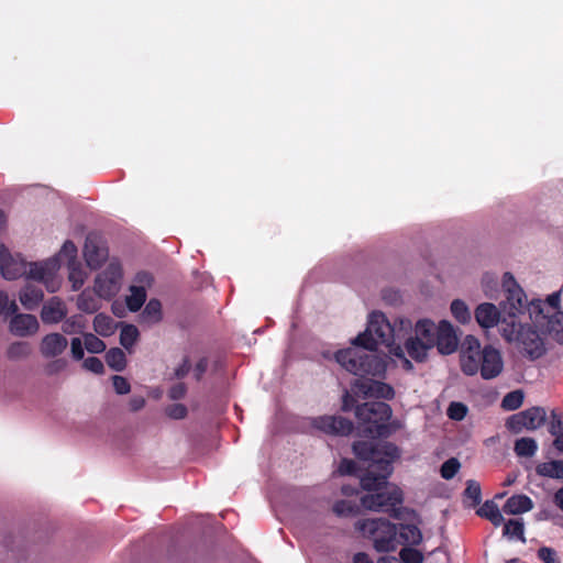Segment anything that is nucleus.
<instances>
[{
  "label": "nucleus",
  "mask_w": 563,
  "mask_h": 563,
  "mask_svg": "<svg viewBox=\"0 0 563 563\" xmlns=\"http://www.w3.org/2000/svg\"><path fill=\"white\" fill-rule=\"evenodd\" d=\"M189 371V367L188 365L185 363L181 367H179L177 371H176V375L178 377H183L185 376Z\"/></svg>",
  "instance_id": "nucleus-58"
},
{
  "label": "nucleus",
  "mask_w": 563,
  "mask_h": 563,
  "mask_svg": "<svg viewBox=\"0 0 563 563\" xmlns=\"http://www.w3.org/2000/svg\"><path fill=\"white\" fill-rule=\"evenodd\" d=\"M31 347L25 342H18L10 345L8 354L11 358H23L30 355Z\"/></svg>",
  "instance_id": "nucleus-41"
},
{
  "label": "nucleus",
  "mask_w": 563,
  "mask_h": 563,
  "mask_svg": "<svg viewBox=\"0 0 563 563\" xmlns=\"http://www.w3.org/2000/svg\"><path fill=\"white\" fill-rule=\"evenodd\" d=\"M86 327V322L81 316H74L67 319L63 324V331L67 334L81 332Z\"/></svg>",
  "instance_id": "nucleus-38"
},
{
  "label": "nucleus",
  "mask_w": 563,
  "mask_h": 563,
  "mask_svg": "<svg viewBox=\"0 0 563 563\" xmlns=\"http://www.w3.org/2000/svg\"><path fill=\"white\" fill-rule=\"evenodd\" d=\"M14 317L10 320L9 330L18 336L34 335L38 329L40 323L37 319L27 313H13Z\"/></svg>",
  "instance_id": "nucleus-14"
},
{
  "label": "nucleus",
  "mask_w": 563,
  "mask_h": 563,
  "mask_svg": "<svg viewBox=\"0 0 563 563\" xmlns=\"http://www.w3.org/2000/svg\"><path fill=\"white\" fill-rule=\"evenodd\" d=\"M185 387L183 384H177L170 389V397L174 399L181 398L185 395Z\"/></svg>",
  "instance_id": "nucleus-53"
},
{
  "label": "nucleus",
  "mask_w": 563,
  "mask_h": 563,
  "mask_svg": "<svg viewBox=\"0 0 563 563\" xmlns=\"http://www.w3.org/2000/svg\"><path fill=\"white\" fill-rule=\"evenodd\" d=\"M477 324L483 330H490L500 322L501 313L498 307L492 302L479 303L474 310Z\"/></svg>",
  "instance_id": "nucleus-15"
},
{
  "label": "nucleus",
  "mask_w": 563,
  "mask_h": 563,
  "mask_svg": "<svg viewBox=\"0 0 563 563\" xmlns=\"http://www.w3.org/2000/svg\"><path fill=\"white\" fill-rule=\"evenodd\" d=\"M461 369L468 376L481 374L484 379H493L504 369V360L498 349L492 345L482 347L481 342L473 335L464 339L460 352Z\"/></svg>",
  "instance_id": "nucleus-6"
},
{
  "label": "nucleus",
  "mask_w": 563,
  "mask_h": 563,
  "mask_svg": "<svg viewBox=\"0 0 563 563\" xmlns=\"http://www.w3.org/2000/svg\"><path fill=\"white\" fill-rule=\"evenodd\" d=\"M503 286L506 290V300L504 309L510 321L520 322L528 319L527 307L530 301L523 289L517 284L510 273H506L503 278Z\"/></svg>",
  "instance_id": "nucleus-9"
},
{
  "label": "nucleus",
  "mask_w": 563,
  "mask_h": 563,
  "mask_svg": "<svg viewBox=\"0 0 563 563\" xmlns=\"http://www.w3.org/2000/svg\"><path fill=\"white\" fill-rule=\"evenodd\" d=\"M106 361L111 368L118 372L124 369L126 365L125 354L119 347L109 350L106 354Z\"/></svg>",
  "instance_id": "nucleus-31"
},
{
  "label": "nucleus",
  "mask_w": 563,
  "mask_h": 563,
  "mask_svg": "<svg viewBox=\"0 0 563 563\" xmlns=\"http://www.w3.org/2000/svg\"><path fill=\"white\" fill-rule=\"evenodd\" d=\"M446 413L450 419L461 421L466 417L467 407L463 402L453 401L450 404Z\"/></svg>",
  "instance_id": "nucleus-40"
},
{
  "label": "nucleus",
  "mask_w": 563,
  "mask_h": 563,
  "mask_svg": "<svg viewBox=\"0 0 563 563\" xmlns=\"http://www.w3.org/2000/svg\"><path fill=\"white\" fill-rule=\"evenodd\" d=\"M461 467V464L457 459L452 457L445 461L441 466V476L444 479H451L455 476V474L459 472Z\"/></svg>",
  "instance_id": "nucleus-39"
},
{
  "label": "nucleus",
  "mask_w": 563,
  "mask_h": 563,
  "mask_svg": "<svg viewBox=\"0 0 563 563\" xmlns=\"http://www.w3.org/2000/svg\"><path fill=\"white\" fill-rule=\"evenodd\" d=\"M113 388L119 395H126L131 390L130 383L123 376L115 375L112 378Z\"/></svg>",
  "instance_id": "nucleus-45"
},
{
  "label": "nucleus",
  "mask_w": 563,
  "mask_h": 563,
  "mask_svg": "<svg viewBox=\"0 0 563 563\" xmlns=\"http://www.w3.org/2000/svg\"><path fill=\"white\" fill-rule=\"evenodd\" d=\"M538 556L544 563H560V560L556 556V552L548 547L540 548L538 551Z\"/></svg>",
  "instance_id": "nucleus-47"
},
{
  "label": "nucleus",
  "mask_w": 563,
  "mask_h": 563,
  "mask_svg": "<svg viewBox=\"0 0 563 563\" xmlns=\"http://www.w3.org/2000/svg\"><path fill=\"white\" fill-rule=\"evenodd\" d=\"M152 276L147 273H139L134 284L130 286V295L126 297V306L131 311L141 309L146 299V288L152 285Z\"/></svg>",
  "instance_id": "nucleus-12"
},
{
  "label": "nucleus",
  "mask_w": 563,
  "mask_h": 563,
  "mask_svg": "<svg viewBox=\"0 0 563 563\" xmlns=\"http://www.w3.org/2000/svg\"><path fill=\"white\" fill-rule=\"evenodd\" d=\"M355 529L363 538L369 539L377 552H394L399 545L398 526L387 519H362L355 522Z\"/></svg>",
  "instance_id": "nucleus-7"
},
{
  "label": "nucleus",
  "mask_w": 563,
  "mask_h": 563,
  "mask_svg": "<svg viewBox=\"0 0 563 563\" xmlns=\"http://www.w3.org/2000/svg\"><path fill=\"white\" fill-rule=\"evenodd\" d=\"M342 493H343L344 495H347V496H349V495H353V494L355 493V490H354V489H352V488H349V487H345V486H344V487L342 488Z\"/></svg>",
  "instance_id": "nucleus-60"
},
{
  "label": "nucleus",
  "mask_w": 563,
  "mask_h": 563,
  "mask_svg": "<svg viewBox=\"0 0 563 563\" xmlns=\"http://www.w3.org/2000/svg\"><path fill=\"white\" fill-rule=\"evenodd\" d=\"M143 322L147 324H154L162 320V305L158 300L152 299L145 306L141 314Z\"/></svg>",
  "instance_id": "nucleus-26"
},
{
  "label": "nucleus",
  "mask_w": 563,
  "mask_h": 563,
  "mask_svg": "<svg viewBox=\"0 0 563 563\" xmlns=\"http://www.w3.org/2000/svg\"><path fill=\"white\" fill-rule=\"evenodd\" d=\"M187 409L183 405H174L169 408L168 415L175 419H181L186 416Z\"/></svg>",
  "instance_id": "nucleus-50"
},
{
  "label": "nucleus",
  "mask_w": 563,
  "mask_h": 563,
  "mask_svg": "<svg viewBox=\"0 0 563 563\" xmlns=\"http://www.w3.org/2000/svg\"><path fill=\"white\" fill-rule=\"evenodd\" d=\"M311 424L328 434H347L352 431V423L344 418L335 416H321L313 418Z\"/></svg>",
  "instance_id": "nucleus-13"
},
{
  "label": "nucleus",
  "mask_w": 563,
  "mask_h": 563,
  "mask_svg": "<svg viewBox=\"0 0 563 563\" xmlns=\"http://www.w3.org/2000/svg\"><path fill=\"white\" fill-rule=\"evenodd\" d=\"M145 406V398L143 396H133L129 401V407L132 411H139Z\"/></svg>",
  "instance_id": "nucleus-51"
},
{
  "label": "nucleus",
  "mask_w": 563,
  "mask_h": 563,
  "mask_svg": "<svg viewBox=\"0 0 563 563\" xmlns=\"http://www.w3.org/2000/svg\"><path fill=\"white\" fill-rule=\"evenodd\" d=\"M554 445L559 451L563 452V433L556 437Z\"/></svg>",
  "instance_id": "nucleus-59"
},
{
  "label": "nucleus",
  "mask_w": 563,
  "mask_h": 563,
  "mask_svg": "<svg viewBox=\"0 0 563 563\" xmlns=\"http://www.w3.org/2000/svg\"><path fill=\"white\" fill-rule=\"evenodd\" d=\"M122 269L119 263L110 262L95 280V291L101 298L115 296L121 288Z\"/></svg>",
  "instance_id": "nucleus-10"
},
{
  "label": "nucleus",
  "mask_w": 563,
  "mask_h": 563,
  "mask_svg": "<svg viewBox=\"0 0 563 563\" xmlns=\"http://www.w3.org/2000/svg\"><path fill=\"white\" fill-rule=\"evenodd\" d=\"M207 368V361L206 360H200L195 368H194V376L196 379H200V377L202 376V374L205 373Z\"/></svg>",
  "instance_id": "nucleus-52"
},
{
  "label": "nucleus",
  "mask_w": 563,
  "mask_h": 563,
  "mask_svg": "<svg viewBox=\"0 0 563 563\" xmlns=\"http://www.w3.org/2000/svg\"><path fill=\"white\" fill-rule=\"evenodd\" d=\"M532 499L523 494H517L509 497L503 506V511L507 515H521L533 508Z\"/></svg>",
  "instance_id": "nucleus-20"
},
{
  "label": "nucleus",
  "mask_w": 563,
  "mask_h": 563,
  "mask_svg": "<svg viewBox=\"0 0 563 563\" xmlns=\"http://www.w3.org/2000/svg\"><path fill=\"white\" fill-rule=\"evenodd\" d=\"M505 496V493H501V494H498L496 497L497 498H503Z\"/></svg>",
  "instance_id": "nucleus-63"
},
{
  "label": "nucleus",
  "mask_w": 563,
  "mask_h": 563,
  "mask_svg": "<svg viewBox=\"0 0 563 563\" xmlns=\"http://www.w3.org/2000/svg\"><path fill=\"white\" fill-rule=\"evenodd\" d=\"M377 563H398L394 556H382L377 560Z\"/></svg>",
  "instance_id": "nucleus-57"
},
{
  "label": "nucleus",
  "mask_w": 563,
  "mask_h": 563,
  "mask_svg": "<svg viewBox=\"0 0 563 563\" xmlns=\"http://www.w3.org/2000/svg\"><path fill=\"white\" fill-rule=\"evenodd\" d=\"M399 544L418 545L422 541V533L415 525H400L398 527Z\"/></svg>",
  "instance_id": "nucleus-22"
},
{
  "label": "nucleus",
  "mask_w": 563,
  "mask_h": 563,
  "mask_svg": "<svg viewBox=\"0 0 563 563\" xmlns=\"http://www.w3.org/2000/svg\"><path fill=\"white\" fill-rule=\"evenodd\" d=\"M450 310L454 319L461 324H467L472 320V313L465 301L454 299L451 302Z\"/></svg>",
  "instance_id": "nucleus-25"
},
{
  "label": "nucleus",
  "mask_w": 563,
  "mask_h": 563,
  "mask_svg": "<svg viewBox=\"0 0 563 563\" xmlns=\"http://www.w3.org/2000/svg\"><path fill=\"white\" fill-rule=\"evenodd\" d=\"M525 525L522 519H511L504 525V536L509 539L525 541Z\"/></svg>",
  "instance_id": "nucleus-30"
},
{
  "label": "nucleus",
  "mask_w": 563,
  "mask_h": 563,
  "mask_svg": "<svg viewBox=\"0 0 563 563\" xmlns=\"http://www.w3.org/2000/svg\"><path fill=\"white\" fill-rule=\"evenodd\" d=\"M525 395L521 390H515L511 393H508L501 401V407L505 410H516L523 404Z\"/></svg>",
  "instance_id": "nucleus-34"
},
{
  "label": "nucleus",
  "mask_w": 563,
  "mask_h": 563,
  "mask_svg": "<svg viewBox=\"0 0 563 563\" xmlns=\"http://www.w3.org/2000/svg\"><path fill=\"white\" fill-rule=\"evenodd\" d=\"M67 340L59 333H51L45 335L40 345L41 353L45 357H54L60 355L67 347Z\"/></svg>",
  "instance_id": "nucleus-17"
},
{
  "label": "nucleus",
  "mask_w": 563,
  "mask_h": 563,
  "mask_svg": "<svg viewBox=\"0 0 563 563\" xmlns=\"http://www.w3.org/2000/svg\"><path fill=\"white\" fill-rule=\"evenodd\" d=\"M514 478L508 477L507 481L505 482V485L509 486L514 483Z\"/></svg>",
  "instance_id": "nucleus-62"
},
{
  "label": "nucleus",
  "mask_w": 563,
  "mask_h": 563,
  "mask_svg": "<svg viewBox=\"0 0 563 563\" xmlns=\"http://www.w3.org/2000/svg\"><path fill=\"white\" fill-rule=\"evenodd\" d=\"M528 319L520 322L504 320L500 335L525 356L536 360L547 351V340L563 343L561 291L545 299H532L527 307Z\"/></svg>",
  "instance_id": "nucleus-2"
},
{
  "label": "nucleus",
  "mask_w": 563,
  "mask_h": 563,
  "mask_svg": "<svg viewBox=\"0 0 563 563\" xmlns=\"http://www.w3.org/2000/svg\"><path fill=\"white\" fill-rule=\"evenodd\" d=\"M554 503L563 511V487L555 493Z\"/></svg>",
  "instance_id": "nucleus-56"
},
{
  "label": "nucleus",
  "mask_w": 563,
  "mask_h": 563,
  "mask_svg": "<svg viewBox=\"0 0 563 563\" xmlns=\"http://www.w3.org/2000/svg\"><path fill=\"white\" fill-rule=\"evenodd\" d=\"M481 486L475 481H468L465 489V497L470 499L471 506H475L481 501Z\"/></svg>",
  "instance_id": "nucleus-42"
},
{
  "label": "nucleus",
  "mask_w": 563,
  "mask_h": 563,
  "mask_svg": "<svg viewBox=\"0 0 563 563\" xmlns=\"http://www.w3.org/2000/svg\"><path fill=\"white\" fill-rule=\"evenodd\" d=\"M84 256L89 267L97 268L107 260L108 251L88 238L84 247Z\"/></svg>",
  "instance_id": "nucleus-19"
},
{
  "label": "nucleus",
  "mask_w": 563,
  "mask_h": 563,
  "mask_svg": "<svg viewBox=\"0 0 563 563\" xmlns=\"http://www.w3.org/2000/svg\"><path fill=\"white\" fill-rule=\"evenodd\" d=\"M545 418L547 413L543 408L532 407L511 416L507 421V427L516 433L522 430L533 431L543 426Z\"/></svg>",
  "instance_id": "nucleus-11"
},
{
  "label": "nucleus",
  "mask_w": 563,
  "mask_h": 563,
  "mask_svg": "<svg viewBox=\"0 0 563 563\" xmlns=\"http://www.w3.org/2000/svg\"><path fill=\"white\" fill-rule=\"evenodd\" d=\"M0 269L2 276L8 280L26 276L30 279L43 283L51 292L57 291L62 285L56 258L26 263L20 255L13 256L4 246H1Z\"/></svg>",
  "instance_id": "nucleus-5"
},
{
  "label": "nucleus",
  "mask_w": 563,
  "mask_h": 563,
  "mask_svg": "<svg viewBox=\"0 0 563 563\" xmlns=\"http://www.w3.org/2000/svg\"><path fill=\"white\" fill-rule=\"evenodd\" d=\"M84 338H74L70 342L71 355L76 360L84 357Z\"/></svg>",
  "instance_id": "nucleus-48"
},
{
  "label": "nucleus",
  "mask_w": 563,
  "mask_h": 563,
  "mask_svg": "<svg viewBox=\"0 0 563 563\" xmlns=\"http://www.w3.org/2000/svg\"><path fill=\"white\" fill-rule=\"evenodd\" d=\"M354 453L369 462L367 473L361 477L362 487L371 494L362 497L364 508L385 511L402 503V492L387 482L393 473L391 464L399 457V450L388 442H356Z\"/></svg>",
  "instance_id": "nucleus-3"
},
{
  "label": "nucleus",
  "mask_w": 563,
  "mask_h": 563,
  "mask_svg": "<svg viewBox=\"0 0 563 563\" xmlns=\"http://www.w3.org/2000/svg\"><path fill=\"white\" fill-rule=\"evenodd\" d=\"M355 470V463L351 460H342V462L339 465V472L342 475L353 474Z\"/></svg>",
  "instance_id": "nucleus-49"
},
{
  "label": "nucleus",
  "mask_w": 563,
  "mask_h": 563,
  "mask_svg": "<svg viewBox=\"0 0 563 563\" xmlns=\"http://www.w3.org/2000/svg\"><path fill=\"white\" fill-rule=\"evenodd\" d=\"M16 311V302L14 300H10L5 291L0 290V316L4 312L15 313Z\"/></svg>",
  "instance_id": "nucleus-44"
},
{
  "label": "nucleus",
  "mask_w": 563,
  "mask_h": 563,
  "mask_svg": "<svg viewBox=\"0 0 563 563\" xmlns=\"http://www.w3.org/2000/svg\"><path fill=\"white\" fill-rule=\"evenodd\" d=\"M84 344L85 349L89 353H101L106 350V344L102 340L93 335L92 333H86L84 334Z\"/></svg>",
  "instance_id": "nucleus-35"
},
{
  "label": "nucleus",
  "mask_w": 563,
  "mask_h": 563,
  "mask_svg": "<svg viewBox=\"0 0 563 563\" xmlns=\"http://www.w3.org/2000/svg\"><path fill=\"white\" fill-rule=\"evenodd\" d=\"M353 563H373L368 554L358 552L353 558Z\"/></svg>",
  "instance_id": "nucleus-54"
},
{
  "label": "nucleus",
  "mask_w": 563,
  "mask_h": 563,
  "mask_svg": "<svg viewBox=\"0 0 563 563\" xmlns=\"http://www.w3.org/2000/svg\"><path fill=\"white\" fill-rule=\"evenodd\" d=\"M5 223V216L2 211H0V228Z\"/></svg>",
  "instance_id": "nucleus-61"
},
{
  "label": "nucleus",
  "mask_w": 563,
  "mask_h": 563,
  "mask_svg": "<svg viewBox=\"0 0 563 563\" xmlns=\"http://www.w3.org/2000/svg\"><path fill=\"white\" fill-rule=\"evenodd\" d=\"M399 558L402 563H422L424 559L422 552L411 547L402 548Z\"/></svg>",
  "instance_id": "nucleus-37"
},
{
  "label": "nucleus",
  "mask_w": 563,
  "mask_h": 563,
  "mask_svg": "<svg viewBox=\"0 0 563 563\" xmlns=\"http://www.w3.org/2000/svg\"><path fill=\"white\" fill-rule=\"evenodd\" d=\"M82 366L85 369L95 374H101L104 368L102 362L93 356L86 358L82 363Z\"/></svg>",
  "instance_id": "nucleus-46"
},
{
  "label": "nucleus",
  "mask_w": 563,
  "mask_h": 563,
  "mask_svg": "<svg viewBox=\"0 0 563 563\" xmlns=\"http://www.w3.org/2000/svg\"><path fill=\"white\" fill-rule=\"evenodd\" d=\"M139 335L140 333L135 325L125 324L121 329L120 343L122 344L123 347L130 350L136 343Z\"/></svg>",
  "instance_id": "nucleus-32"
},
{
  "label": "nucleus",
  "mask_w": 563,
  "mask_h": 563,
  "mask_svg": "<svg viewBox=\"0 0 563 563\" xmlns=\"http://www.w3.org/2000/svg\"><path fill=\"white\" fill-rule=\"evenodd\" d=\"M77 306L86 312H93L98 308L96 300L86 291L78 297Z\"/></svg>",
  "instance_id": "nucleus-43"
},
{
  "label": "nucleus",
  "mask_w": 563,
  "mask_h": 563,
  "mask_svg": "<svg viewBox=\"0 0 563 563\" xmlns=\"http://www.w3.org/2000/svg\"><path fill=\"white\" fill-rule=\"evenodd\" d=\"M93 329L101 336H109L115 331L113 320L104 314H97L93 319Z\"/></svg>",
  "instance_id": "nucleus-28"
},
{
  "label": "nucleus",
  "mask_w": 563,
  "mask_h": 563,
  "mask_svg": "<svg viewBox=\"0 0 563 563\" xmlns=\"http://www.w3.org/2000/svg\"><path fill=\"white\" fill-rule=\"evenodd\" d=\"M354 387L364 397L391 399L395 396L390 385L378 380H357Z\"/></svg>",
  "instance_id": "nucleus-16"
},
{
  "label": "nucleus",
  "mask_w": 563,
  "mask_h": 563,
  "mask_svg": "<svg viewBox=\"0 0 563 563\" xmlns=\"http://www.w3.org/2000/svg\"><path fill=\"white\" fill-rule=\"evenodd\" d=\"M42 299V290L29 284L19 294L21 305L27 310L35 309Z\"/></svg>",
  "instance_id": "nucleus-21"
},
{
  "label": "nucleus",
  "mask_w": 563,
  "mask_h": 563,
  "mask_svg": "<svg viewBox=\"0 0 563 563\" xmlns=\"http://www.w3.org/2000/svg\"><path fill=\"white\" fill-rule=\"evenodd\" d=\"M514 450L520 457H532L538 450V444L532 438L525 437L515 442Z\"/></svg>",
  "instance_id": "nucleus-27"
},
{
  "label": "nucleus",
  "mask_w": 563,
  "mask_h": 563,
  "mask_svg": "<svg viewBox=\"0 0 563 563\" xmlns=\"http://www.w3.org/2000/svg\"><path fill=\"white\" fill-rule=\"evenodd\" d=\"M354 405V399L352 398V396L349 394V393H345V395L343 396V410H350L352 409Z\"/></svg>",
  "instance_id": "nucleus-55"
},
{
  "label": "nucleus",
  "mask_w": 563,
  "mask_h": 563,
  "mask_svg": "<svg viewBox=\"0 0 563 563\" xmlns=\"http://www.w3.org/2000/svg\"><path fill=\"white\" fill-rule=\"evenodd\" d=\"M540 476L550 478H563V461L543 462L537 466Z\"/></svg>",
  "instance_id": "nucleus-24"
},
{
  "label": "nucleus",
  "mask_w": 563,
  "mask_h": 563,
  "mask_svg": "<svg viewBox=\"0 0 563 563\" xmlns=\"http://www.w3.org/2000/svg\"><path fill=\"white\" fill-rule=\"evenodd\" d=\"M68 279L74 290L79 289L88 278V273L79 263H71L69 266Z\"/></svg>",
  "instance_id": "nucleus-29"
},
{
  "label": "nucleus",
  "mask_w": 563,
  "mask_h": 563,
  "mask_svg": "<svg viewBox=\"0 0 563 563\" xmlns=\"http://www.w3.org/2000/svg\"><path fill=\"white\" fill-rule=\"evenodd\" d=\"M356 417L360 427L372 437H384L390 433L387 424L391 418L393 410L385 402H368L356 407Z\"/></svg>",
  "instance_id": "nucleus-8"
},
{
  "label": "nucleus",
  "mask_w": 563,
  "mask_h": 563,
  "mask_svg": "<svg viewBox=\"0 0 563 563\" xmlns=\"http://www.w3.org/2000/svg\"><path fill=\"white\" fill-rule=\"evenodd\" d=\"M477 515L488 519L495 527L504 523L501 510L494 501H485L477 510Z\"/></svg>",
  "instance_id": "nucleus-23"
},
{
  "label": "nucleus",
  "mask_w": 563,
  "mask_h": 563,
  "mask_svg": "<svg viewBox=\"0 0 563 563\" xmlns=\"http://www.w3.org/2000/svg\"><path fill=\"white\" fill-rule=\"evenodd\" d=\"M333 511L340 517H350L357 514L358 507L354 503L341 500L334 504Z\"/></svg>",
  "instance_id": "nucleus-36"
},
{
  "label": "nucleus",
  "mask_w": 563,
  "mask_h": 563,
  "mask_svg": "<svg viewBox=\"0 0 563 563\" xmlns=\"http://www.w3.org/2000/svg\"><path fill=\"white\" fill-rule=\"evenodd\" d=\"M67 313L65 303L57 297L49 299L42 308L41 318L44 323H57Z\"/></svg>",
  "instance_id": "nucleus-18"
},
{
  "label": "nucleus",
  "mask_w": 563,
  "mask_h": 563,
  "mask_svg": "<svg viewBox=\"0 0 563 563\" xmlns=\"http://www.w3.org/2000/svg\"><path fill=\"white\" fill-rule=\"evenodd\" d=\"M76 257H77L76 245L71 241H66L63 244L59 253L56 256H54L53 258H56L58 261V269H59L62 260L67 261L68 266H69L71 263H77Z\"/></svg>",
  "instance_id": "nucleus-33"
},
{
  "label": "nucleus",
  "mask_w": 563,
  "mask_h": 563,
  "mask_svg": "<svg viewBox=\"0 0 563 563\" xmlns=\"http://www.w3.org/2000/svg\"><path fill=\"white\" fill-rule=\"evenodd\" d=\"M410 328L409 319L396 318L390 322L382 311H372L365 330L352 340L353 346L335 353V361L355 375L382 376L388 367V360L410 372L413 365L405 356L400 342Z\"/></svg>",
  "instance_id": "nucleus-1"
},
{
  "label": "nucleus",
  "mask_w": 563,
  "mask_h": 563,
  "mask_svg": "<svg viewBox=\"0 0 563 563\" xmlns=\"http://www.w3.org/2000/svg\"><path fill=\"white\" fill-rule=\"evenodd\" d=\"M409 335L406 338L402 347L407 355L416 362L427 361L429 353L437 347L442 355L454 353L459 345L453 324L448 320L435 322L431 319H420L415 325L411 324Z\"/></svg>",
  "instance_id": "nucleus-4"
}]
</instances>
